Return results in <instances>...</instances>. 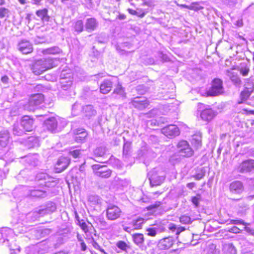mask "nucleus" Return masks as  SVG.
I'll list each match as a JSON object with an SVG mask.
<instances>
[{
    "label": "nucleus",
    "instance_id": "nucleus-43",
    "mask_svg": "<svg viewBox=\"0 0 254 254\" xmlns=\"http://www.w3.org/2000/svg\"><path fill=\"white\" fill-rule=\"evenodd\" d=\"M105 153V148L102 147H98L94 151V155L98 157L103 156Z\"/></svg>",
    "mask_w": 254,
    "mask_h": 254
},
{
    "label": "nucleus",
    "instance_id": "nucleus-48",
    "mask_svg": "<svg viewBox=\"0 0 254 254\" xmlns=\"http://www.w3.org/2000/svg\"><path fill=\"white\" fill-rule=\"evenodd\" d=\"M50 233L51 230L47 228L41 229L37 231V233H40V237H44L46 235L50 234Z\"/></svg>",
    "mask_w": 254,
    "mask_h": 254
},
{
    "label": "nucleus",
    "instance_id": "nucleus-52",
    "mask_svg": "<svg viewBox=\"0 0 254 254\" xmlns=\"http://www.w3.org/2000/svg\"><path fill=\"white\" fill-rule=\"evenodd\" d=\"M45 39L43 37L37 36L33 38V42L35 44H41L45 42Z\"/></svg>",
    "mask_w": 254,
    "mask_h": 254
},
{
    "label": "nucleus",
    "instance_id": "nucleus-28",
    "mask_svg": "<svg viewBox=\"0 0 254 254\" xmlns=\"http://www.w3.org/2000/svg\"><path fill=\"white\" fill-rule=\"evenodd\" d=\"M206 254H219V250L216 248V246L213 244H210L208 245L204 250Z\"/></svg>",
    "mask_w": 254,
    "mask_h": 254
},
{
    "label": "nucleus",
    "instance_id": "nucleus-46",
    "mask_svg": "<svg viewBox=\"0 0 254 254\" xmlns=\"http://www.w3.org/2000/svg\"><path fill=\"white\" fill-rule=\"evenodd\" d=\"M68 153L70 156H72L74 158H77L79 157L81 154V151L79 149L74 150L73 149H71L69 150Z\"/></svg>",
    "mask_w": 254,
    "mask_h": 254
},
{
    "label": "nucleus",
    "instance_id": "nucleus-5",
    "mask_svg": "<svg viewBox=\"0 0 254 254\" xmlns=\"http://www.w3.org/2000/svg\"><path fill=\"white\" fill-rule=\"evenodd\" d=\"M222 83L221 79H214L212 82L211 88L207 91L208 95L215 96L222 94L224 92Z\"/></svg>",
    "mask_w": 254,
    "mask_h": 254
},
{
    "label": "nucleus",
    "instance_id": "nucleus-60",
    "mask_svg": "<svg viewBox=\"0 0 254 254\" xmlns=\"http://www.w3.org/2000/svg\"><path fill=\"white\" fill-rule=\"evenodd\" d=\"M93 246L96 249L100 250L101 252L104 253V254H106V253L104 252V250L101 248V247L99 245V244L95 242H93Z\"/></svg>",
    "mask_w": 254,
    "mask_h": 254
},
{
    "label": "nucleus",
    "instance_id": "nucleus-49",
    "mask_svg": "<svg viewBox=\"0 0 254 254\" xmlns=\"http://www.w3.org/2000/svg\"><path fill=\"white\" fill-rule=\"evenodd\" d=\"M72 77L71 74H69L68 77L64 76V83H66V84H64V88L67 87H70L72 83Z\"/></svg>",
    "mask_w": 254,
    "mask_h": 254
},
{
    "label": "nucleus",
    "instance_id": "nucleus-45",
    "mask_svg": "<svg viewBox=\"0 0 254 254\" xmlns=\"http://www.w3.org/2000/svg\"><path fill=\"white\" fill-rule=\"evenodd\" d=\"M180 221L181 223L184 224H189L191 223L190 217L186 215H182L180 217Z\"/></svg>",
    "mask_w": 254,
    "mask_h": 254
},
{
    "label": "nucleus",
    "instance_id": "nucleus-10",
    "mask_svg": "<svg viewBox=\"0 0 254 254\" xmlns=\"http://www.w3.org/2000/svg\"><path fill=\"white\" fill-rule=\"evenodd\" d=\"M254 169V160L248 159L243 161L238 166L237 171L241 173H248Z\"/></svg>",
    "mask_w": 254,
    "mask_h": 254
},
{
    "label": "nucleus",
    "instance_id": "nucleus-4",
    "mask_svg": "<svg viewBox=\"0 0 254 254\" xmlns=\"http://www.w3.org/2000/svg\"><path fill=\"white\" fill-rule=\"evenodd\" d=\"M44 101V96L42 94H36L32 95L27 104L24 106V109L29 111H34L37 107Z\"/></svg>",
    "mask_w": 254,
    "mask_h": 254
},
{
    "label": "nucleus",
    "instance_id": "nucleus-39",
    "mask_svg": "<svg viewBox=\"0 0 254 254\" xmlns=\"http://www.w3.org/2000/svg\"><path fill=\"white\" fill-rule=\"evenodd\" d=\"M144 222V219L139 218L132 222L133 229H139L142 227V225Z\"/></svg>",
    "mask_w": 254,
    "mask_h": 254
},
{
    "label": "nucleus",
    "instance_id": "nucleus-56",
    "mask_svg": "<svg viewBox=\"0 0 254 254\" xmlns=\"http://www.w3.org/2000/svg\"><path fill=\"white\" fill-rule=\"evenodd\" d=\"M83 131H86V130L82 128H79L75 129L73 130V134L74 136H76L77 135H80L81 133H83Z\"/></svg>",
    "mask_w": 254,
    "mask_h": 254
},
{
    "label": "nucleus",
    "instance_id": "nucleus-16",
    "mask_svg": "<svg viewBox=\"0 0 254 254\" xmlns=\"http://www.w3.org/2000/svg\"><path fill=\"white\" fill-rule=\"evenodd\" d=\"M58 122L55 117L50 118L44 122V127L48 130L54 132L57 128Z\"/></svg>",
    "mask_w": 254,
    "mask_h": 254
},
{
    "label": "nucleus",
    "instance_id": "nucleus-44",
    "mask_svg": "<svg viewBox=\"0 0 254 254\" xmlns=\"http://www.w3.org/2000/svg\"><path fill=\"white\" fill-rule=\"evenodd\" d=\"M10 11L8 9L5 7H0V18H2L5 17L9 16Z\"/></svg>",
    "mask_w": 254,
    "mask_h": 254
},
{
    "label": "nucleus",
    "instance_id": "nucleus-58",
    "mask_svg": "<svg viewBox=\"0 0 254 254\" xmlns=\"http://www.w3.org/2000/svg\"><path fill=\"white\" fill-rule=\"evenodd\" d=\"M251 91H246L245 90L243 92H242L241 94V96H242V98L243 99H247L250 95V92L252 91V89L250 88Z\"/></svg>",
    "mask_w": 254,
    "mask_h": 254
},
{
    "label": "nucleus",
    "instance_id": "nucleus-41",
    "mask_svg": "<svg viewBox=\"0 0 254 254\" xmlns=\"http://www.w3.org/2000/svg\"><path fill=\"white\" fill-rule=\"evenodd\" d=\"M182 6L194 10H198L203 8V7L197 3H193L190 6L182 5Z\"/></svg>",
    "mask_w": 254,
    "mask_h": 254
},
{
    "label": "nucleus",
    "instance_id": "nucleus-15",
    "mask_svg": "<svg viewBox=\"0 0 254 254\" xmlns=\"http://www.w3.org/2000/svg\"><path fill=\"white\" fill-rule=\"evenodd\" d=\"M174 244V239L171 237H168L160 240L158 244L160 249L166 250L171 248Z\"/></svg>",
    "mask_w": 254,
    "mask_h": 254
},
{
    "label": "nucleus",
    "instance_id": "nucleus-59",
    "mask_svg": "<svg viewBox=\"0 0 254 254\" xmlns=\"http://www.w3.org/2000/svg\"><path fill=\"white\" fill-rule=\"evenodd\" d=\"M249 72V68L245 67H242L240 69V73L243 75V76H246L248 75V73Z\"/></svg>",
    "mask_w": 254,
    "mask_h": 254
},
{
    "label": "nucleus",
    "instance_id": "nucleus-7",
    "mask_svg": "<svg viewBox=\"0 0 254 254\" xmlns=\"http://www.w3.org/2000/svg\"><path fill=\"white\" fill-rule=\"evenodd\" d=\"M121 214V209L115 205H109L106 210V216L109 220L115 221L119 218Z\"/></svg>",
    "mask_w": 254,
    "mask_h": 254
},
{
    "label": "nucleus",
    "instance_id": "nucleus-24",
    "mask_svg": "<svg viewBox=\"0 0 254 254\" xmlns=\"http://www.w3.org/2000/svg\"><path fill=\"white\" fill-rule=\"evenodd\" d=\"M29 191L30 195L32 197L43 198L47 196V192L45 190H31Z\"/></svg>",
    "mask_w": 254,
    "mask_h": 254
},
{
    "label": "nucleus",
    "instance_id": "nucleus-50",
    "mask_svg": "<svg viewBox=\"0 0 254 254\" xmlns=\"http://www.w3.org/2000/svg\"><path fill=\"white\" fill-rule=\"evenodd\" d=\"M200 198V194H197L195 196H193L191 197V202L196 207H197L199 205V202Z\"/></svg>",
    "mask_w": 254,
    "mask_h": 254
},
{
    "label": "nucleus",
    "instance_id": "nucleus-47",
    "mask_svg": "<svg viewBox=\"0 0 254 254\" xmlns=\"http://www.w3.org/2000/svg\"><path fill=\"white\" fill-rule=\"evenodd\" d=\"M73 228L70 225H68L66 226V228H64V235L65 234H68V237L70 238L72 236H73V234H72ZM65 236L64 235V237Z\"/></svg>",
    "mask_w": 254,
    "mask_h": 254
},
{
    "label": "nucleus",
    "instance_id": "nucleus-18",
    "mask_svg": "<svg viewBox=\"0 0 254 254\" xmlns=\"http://www.w3.org/2000/svg\"><path fill=\"white\" fill-rule=\"evenodd\" d=\"M36 179H38V180H44L45 182H44V185L46 187H53L56 184L55 182L53 181H52L51 182L50 181H46V180L51 179V178H50L49 175L46 173H42L38 174L36 176ZM42 184L43 185V184Z\"/></svg>",
    "mask_w": 254,
    "mask_h": 254
},
{
    "label": "nucleus",
    "instance_id": "nucleus-54",
    "mask_svg": "<svg viewBox=\"0 0 254 254\" xmlns=\"http://www.w3.org/2000/svg\"><path fill=\"white\" fill-rule=\"evenodd\" d=\"M147 235L148 236L154 237L156 235V231L155 228H150L147 229Z\"/></svg>",
    "mask_w": 254,
    "mask_h": 254
},
{
    "label": "nucleus",
    "instance_id": "nucleus-64",
    "mask_svg": "<svg viewBox=\"0 0 254 254\" xmlns=\"http://www.w3.org/2000/svg\"><path fill=\"white\" fill-rule=\"evenodd\" d=\"M123 229L124 231H125L126 232H127L128 233H130L132 230H134L133 228L132 229L129 227H127V226H123Z\"/></svg>",
    "mask_w": 254,
    "mask_h": 254
},
{
    "label": "nucleus",
    "instance_id": "nucleus-35",
    "mask_svg": "<svg viewBox=\"0 0 254 254\" xmlns=\"http://www.w3.org/2000/svg\"><path fill=\"white\" fill-rule=\"evenodd\" d=\"M63 162V158H61L58 160L55 167V170L56 173H60L64 170Z\"/></svg>",
    "mask_w": 254,
    "mask_h": 254
},
{
    "label": "nucleus",
    "instance_id": "nucleus-37",
    "mask_svg": "<svg viewBox=\"0 0 254 254\" xmlns=\"http://www.w3.org/2000/svg\"><path fill=\"white\" fill-rule=\"evenodd\" d=\"M192 143L196 147H198L201 145V137L199 135H194L192 138Z\"/></svg>",
    "mask_w": 254,
    "mask_h": 254
},
{
    "label": "nucleus",
    "instance_id": "nucleus-29",
    "mask_svg": "<svg viewBox=\"0 0 254 254\" xmlns=\"http://www.w3.org/2000/svg\"><path fill=\"white\" fill-rule=\"evenodd\" d=\"M223 249L225 254H236L237 250L235 247L231 243L226 244L223 246Z\"/></svg>",
    "mask_w": 254,
    "mask_h": 254
},
{
    "label": "nucleus",
    "instance_id": "nucleus-61",
    "mask_svg": "<svg viewBox=\"0 0 254 254\" xmlns=\"http://www.w3.org/2000/svg\"><path fill=\"white\" fill-rule=\"evenodd\" d=\"M78 240L80 242V247L81 250L84 251L86 250V244L84 243V242L79 237H78Z\"/></svg>",
    "mask_w": 254,
    "mask_h": 254
},
{
    "label": "nucleus",
    "instance_id": "nucleus-12",
    "mask_svg": "<svg viewBox=\"0 0 254 254\" xmlns=\"http://www.w3.org/2000/svg\"><path fill=\"white\" fill-rule=\"evenodd\" d=\"M162 133L166 136L173 137L180 133L179 128L175 125H170L162 129Z\"/></svg>",
    "mask_w": 254,
    "mask_h": 254
},
{
    "label": "nucleus",
    "instance_id": "nucleus-42",
    "mask_svg": "<svg viewBox=\"0 0 254 254\" xmlns=\"http://www.w3.org/2000/svg\"><path fill=\"white\" fill-rule=\"evenodd\" d=\"M26 254H38L37 247L36 246L28 247L25 249Z\"/></svg>",
    "mask_w": 254,
    "mask_h": 254
},
{
    "label": "nucleus",
    "instance_id": "nucleus-8",
    "mask_svg": "<svg viewBox=\"0 0 254 254\" xmlns=\"http://www.w3.org/2000/svg\"><path fill=\"white\" fill-rule=\"evenodd\" d=\"M92 169L95 175L102 178H109L112 173V171L107 169L105 166L99 164L92 165Z\"/></svg>",
    "mask_w": 254,
    "mask_h": 254
},
{
    "label": "nucleus",
    "instance_id": "nucleus-40",
    "mask_svg": "<svg viewBox=\"0 0 254 254\" xmlns=\"http://www.w3.org/2000/svg\"><path fill=\"white\" fill-rule=\"evenodd\" d=\"M74 28L75 31L78 33L81 32L83 29V22L81 20H77L74 24Z\"/></svg>",
    "mask_w": 254,
    "mask_h": 254
},
{
    "label": "nucleus",
    "instance_id": "nucleus-14",
    "mask_svg": "<svg viewBox=\"0 0 254 254\" xmlns=\"http://www.w3.org/2000/svg\"><path fill=\"white\" fill-rule=\"evenodd\" d=\"M56 209V206L54 203L50 202L48 203L46 206L42 207L39 209L38 211H35L38 216H43V215L54 212Z\"/></svg>",
    "mask_w": 254,
    "mask_h": 254
},
{
    "label": "nucleus",
    "instance_id": "nucleus-20",
    "mask_svg": "<svg viewBox=\"0 0 254 254\" xmlns=\"http://www.w3.org/2000/svg\"><path fill=\"white\" fill-rule=\"evenodd\" d=\"M10 142L9 133L7 130L0 132V146L5 147Z\"/></svg>",
    "mask_w": 254,
    "mask_h": 254
},
{
    "label": "nucleus",
    "instance_id": "nucleus-1",
    "mask_svg": "<svg viewBox=\"0 0 254 254\" xmlns=\"http://www.w3.org/2000/svg\"><path fill=\"white\" fill-rule=\"evenodd\" d=\"M1 238L0 243L7 245L10 251L9 254H17L20 251V247L15 242L13 230L9 228H3L0 230Z\"/></svg>",
    "mask_w": 254,
    "mask_h": 254
},
{
    "label": "nucleus",
    "instance_id": "nucleus-53",
    "mask_svg": "<svg viewBox=\"0 0 254 254\" xmlns=\"http://www.w3.org/2000/svg\"><path fill=\"white\" fill-rule=\"evenodd\" d=\"M230 221L229 223L233 224H243L246 225V223L242 220H228L226 222Z\"/></svg>",
    "mask_w": 254,
    "mask_h": 254
},
{
    "label": "nucleus",
    "instance_id": "nucleus-32",
    "mask_svg": "<svg viewBox=\"0 0 254 254\" xmlns=\"http://www.w3.org/2000/svg\"><path fill=\"white\" fill-rule=\"evenodd\" d=\"M62 52V50L58 47H53L43 50L42 53L44 54H57Z\"/></svg>",
    "mask_w": 254,
    "mask_h": 254
},
{
    "label": "nucleus",
    "instance_id": "nucleus-57",
    "mask_svg": "<svg viewBox=\"0 0 254 254\" xmlns=\"http://www.w3.org/2000/svg\"><path fill=\"white\" fill-rule=\"evenodd\" d=\"M28 141L33 142V144L32 145V147H35L38 145V140L34 137H29Z\"/></svg>",
    "mask_w": 254,
    "mask_h": 254
},
{
    "label": "nucleus",
    "instance_id": "nucleus-51",
    "mask_svg": "<svg viewBox=\"0 0 254 254\" xmlns=\"http://www.w3.org/2000/svg\"><path fill=\"white\" fill-rule=\"evenodd\" d=\"M117 246L122 250H126L127 247V244L123 241H119L117 243Z\"/></svg>",
    "mask_w": 254,
    "mask_h": 254
},
{
    "label": "nucleus",
    "instance_id": "nucleus-21",
    "mask_svg": "<svg viewBox=\"0 0 254 254\" xmlns=\"http://www.w3.org/2000/svg\"><path fill=\"white\" fill-rule=\"evenodd\" d=\"M98 26V22L94 18H89L86 20L85 23L86 30L88 32H91L96 29Z\"/></svg>",
    "mask_w": 254,
    "mask_h": 254
},
{
    "label": "nucleus",
    "instance_id": "nucleus-9",
    "mask_svg": "<svg viewBox=\"0 0 254 254\" xmlns=\"http://www.w3.org/2000/svg\"><path fill=\"white\" fill-rule=\"evenodd\" d=\"M131 103L134 108L143 110L149 105V102L144 97H136L132 99Z\"/></svg>",
    "mask_w": 254,
    "mask_h": 254
},
{
    "label": "nucleus",
    "instance_id": "nucleus-22",
    "mask_svg": "<svg viewBox=\"0 0 254 254\" xmlns=\"http://www.w3.org/2000/svg\"><path fill=\"white\" fill-rule=\"evenodd\" d=\"M112 85V82L110 80H104L100 86L101 93L103 94H107L111 90Z\"/></svg>",
    "mask_w": 254,
    "mask_h": 254
},
{
    "label": "nucleus",
    "instance_id": "nucleus-13",
    "mask_svg": "<svg viewBox=\"0 0 254 254\" xmlns=\"http://www.w3.org/2000/svg\"><path fill=\"white\" fill-rule=\"evenodd\" d=\"M34 121L28 116L23 117L21 120V127L26 131H32L33 128Z\"/></svg>",
    "mask_w": 254,
    "mask_h": 254
},
{
    "label": "nucleus",
    "instance_id": "nucleus-11",
    "mask_svg": "<svg viewBox=\"0 0 254 254\" xmlns=\"http://www.w3.org/2000/svg\"><path fill=\"white\" fill-rule=\"evenodd\" d=\"M18 49L23 54H28L33 51L32 45L28 40L23 39L18 44Z\"/></svg>",
    "mask_w": 254,
    "mask_h": 254
},
{
    "label": "nucleus",
    "instance_id": "nucleus-38",
    "mask_svg": "<svg viewBox=\"0 0 254 254\" xmlns=\"http://www.w3.org/2000/svg\"><path fill=\"white\" fill-rule=\"evenodd\" d=\"M88 133L86 131H83V133L80 135L74 136V138L76 142L80 143L85 141Z\"/></svg>",
    "mask_w": 254,
    "mask_h": 254
},
{
    "label": "nucleus",
    "instance_id": "nucleus-2",
    "mask_svg": "<svg viewBox=\"0 0 254 254\" xmlns=\"http://www.w3.org/2000/svg\"><path fill=\"white\" fill-rule=\"evenodd\" d=\"M57 61L52 58L42 59L34 62L31 70L35 75H40L57 65Z\"/></svg>",
    "mask_w": 254,
    "mask_h": 254
},
{
    "label": "nucleus",
    "instance_id": "nucleus-30",
    "mask_svg": "<svg viewBox=\"0 0 254 254\" xmlns=\"http://www.w3.org/2000/svg\"><path fill=\"white\" fill-rule=\"evenodd\" d=\"M47 9H43L39 10L36 12V15L43 21H48L49 19V17L47 15Z\"/></svg>",
    "mask_w": 254,
    "mask_h": 254
},
{
    "label": "nucleus",
    "instance_id": "nucleus-27",
    "mask_svg": "<svg viewBox=\"0 0 254 254\" xmlns=\"http://www.w3.org/2000/svg\"><path fill=\"white\" fill-rule=\"evenodd\" d=\"M168 228L172 232H175L176 235L177 236L186 230L185 227L181 226L177 227L176 225L173 223H170L168 226Z\"/></svg>",
    "mask_w": 254,
    "mask_h": 254
},
{
    "label": "nucleus",
    "instance_id": "nucleus-25",
    "mask_svg": "<svg viewBox=\"0 0 254 254\" xmlns=\"http://www.w3.org/2000/svg\"><path fill=\"white\" fill-rule=\"evenodd\" d=\"M83 112L85 115L88 117L95 116L96 114V111L93 109L92 105H88L83 107Z\"/></svg>",
    "mask_w": 254,
    "mask_h": 254
},
{
    "label": "nucleus",
    "instance_id": "nucleus-62",
    "mask_svg": "<svg viewBox=\"0 0 254 254\" xmlns=\"http://www.w3.org/2000/svg\"><path fill=\"white\" fill-rule=\"evenodd\" d=\"M80 226L81 229L85 232H86L88 231V228L85 222L80 223Z\"/></svg>",
    "mask_w": 254,
    "mask_h": 254
},
{
    "label": "nucleus",
    "instance_id": "nucleus-36",
    "mask_svg": "<svg viewBox=\"0 0 254 254\" xmlns=\"http://www.w3.org/2000/svg\"><path fill=\"white\" fill-rule=\"evenodd\" d=\"M230 78L232 82L236 86H239L241 84V80L237 74L234 73H231L229 75Z\"/></svg>",
    "mask_w": 254,
    "mask_h": 254
},
{
    "label": "nucleus",
    "instance_id": "nucleus-19",
    "mask_svg": "<svg viewBox=\"0 0 254 254\" xmlns=\"http://www.w3.org/2000/svg\"><path fill=\"white\" fill-rule=\"evenodd\" d=\"M230 190L233 193H240L243 190V184L240 181H234L231 183Z\"/></svg>",
    "mask_w": 254,
    "mask_h": 254
},
{
    "label": "nucleus",
    "instance_id": "nucleus-33",
    "mask_svg": "<svg viewBox=\"0 0 254 254\" xmlns=\"http://www.w3.org/2000/svg\"><path fill=\"white\" fill-rule=\"evenodd\" d=\"M97 224L101 229L103 230H108L111 228V226L103 218H99L97 219Z\"/></svg>",
    "mask_w": 254,
    "mask_h": 254
},
{
    "label": "nucleus",
    "instance_id": "nucleus-26",
    "mask_svg": "<svg viewBox=\"0 0 254 254\" xmlns=\"http://www.w3.org/2000/svg\"><path fill=\"white\" fill-rule=\"evenodd\" d=\"M25 160L27 162L28 164L32 166H36L38 165V155L32 154V155H28L25 157Z\"/></svg>",
    "mask_w": 254,
    "mask_h": 254
},
{
    "label": "nucleus",
    "instance_id": "nucleus-55",
    "mask_svg": "<svg viewBox=\"0 0 254 254\" xmlns=\"http://www.w3.org/2000/svg\"><path fill=\"white\" fill-rule=\"evenodd\" d=\"M205 176V172L201 171V172L196 174L195 175L193 176V177L196 180H199L203 178Z\"/></svg>",
    "mask_w": 254,
    "mask_h": 254
},
{
    "label": "nucleus",
    "instance_id": "nucleus-31",
    "mask_svg": "<svg viewBox=\"0 0 254 254\" xmlns=\"http://www.w3.org/2000/svg\"><path fill=\"white\" fill-rule=\"evenodd\" d=\"M113 93L119 95L120 97L122 98H125L126 97V93L125 91V89L120 84H118L116 86L114 90Z\"/></svg>",
    "mask_w": 254,
    "mask_h": 254
},
{
    "label": "nucleus",
    "instance_id": "nucleus-63",
    "mask_svg": "<svg viewBox=\"0 0 254 254\" xmlns=\"http://www.w3.org/2000/svg\"><path fill=\"white\" fill-rule=\"evenodd\" d=\"M237 2V0H225V2L230 6L233 5Z\"/></svg>",
    "mask_w": 254,
    "mask_h": 254
},
{
    "label": "nucleus",
    "instance_id": "nucleus-17",
    "mask_svg": "<svg viewBox=\"0 0 254 254\" xmlns=\"http://www.w3.org/2000/svg\"><path fill=\"white\" fill-rule=\"evenodd\" d=\"M216 115V112L211 109H205L203 110L200 114L202 120L205 121H210Z\"/></svg>",
    "mask_w": 254,
    "mask_h": 254
},
{
    "label": "nucleus",
    "instance_id": "nucleus-23",
    "mask_svg": "<svg viewBox=\"0 0 254 254\" xmlns=\"http://www.w3.org/2000/svg\"><path fill=\"white\" fill-rule=\"evenodd\" d=\"M134 243L139 247H141L144 241L143 235L141 233H135L132 235Z\"/></svg>",
    "mask_w": 254,
    "mask_h": 254
},
{
    "label": "nucleus",
    "instance_id": "nucleus-3",
    "mask_svg": "<svg viewBox=\"0 0 254 254\" xmlns=\"http://www.w3.org/2000/svg\"><path fill=\"white\" fill-rule=\"evenodd\" d=\"M149 179L151 186H159L165 179V173L160 169H154L148 173Z\"/></svg>",
    "mask_w": 254,
    "mask_h": 254
},
{
    "label": "nucleus",
    "instance_id": "nucleus-34",
    "mask_svg": "<svg viewBox=\"0 0 254 254\" xmlns=\"http://www.w3.org/2000/svg\"><path fill=\"white\" fill-rule=\"evenodd\" d=\"M18 123L14 124L13 127V133L15 135L20 136L24 132V130Z\"/></svg>",
    "mask_w": 254,
    "mask_h": 254
},
{
    "label": "nucleus",
    "instance_id": "nucleus-6",
    "mask_svg": "<svg viewBox=\"0 0 254 254\" xmlns=\"http://www.w3.org/2000/svg\"><path fill=\"white\" fill-rule=\"evenodd\" d=\"M178 152L180 156L190 157L193 154V151L186 140H181L177 144Z\"/></svg>",
    "mask_w": 254,
    "mask_h": 254
}]
</instances>
